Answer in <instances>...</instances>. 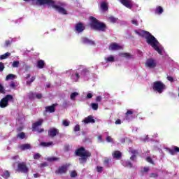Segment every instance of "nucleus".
I'll use <instances>...</instances> for the list:
<instances>
[{
  "mask_svg": "<svg viewBox=\"0 0 179 179\" xmlns=\"http://www.w3.org/2000/svg\"><path fill=\"white\" fill-rule=\"evenodd\" d=\"M119 1L123 6H125V8H127L128 9H132V6H134L132 0H119Z\"/></svg>",
  "mask_w": 179,
  "mask_h": 179,
  "instance_id": "obj_12",
  "label": "nucleus"
},
{
  "mask_svg": "<svg viewBox=\"0 0 179 179\" xmlns=\"http://www.w3.org/2000/svg\"><path fill=\"white\" fill-rule=\"evenodd\" d=\"M8 57H10V52H6L3 55H1L0 56V59H6V58H8Z\"/></svg>",
  "mask_w": 179,
  "mask_h": 179,
  "instance_id": "obj_30",
  "label": "nucleus"
},
{
  "mask_svg": "<svg viewBox=\"0 0 179 179\" xmlns=\"http://www.w3.org/2000/svg\"><path fill=\"white\" fill-rule=\"evenodd\" d=\"M166 79L169 82H171V83L174 82V78L173 77H171V76H167Z\"/></svg>",
  "mask_w": 179,
  "mask_h": 179,
  "instance_id": "obj_52",
  "label": "nucleus"
},
{
  "mask_svg": "<svg viewBox=\"0 0 179 179\" xmlns=\"http://www.w3.org/2000/svg\"><path fill=\"white\" fill-rule=\"evenodd\" d=\"M111 162V159L109 158H105L103 160V165L105 167H110V162Z\"/></svg>",
  "mask_w": 179,
  "mask_h": 179,
  "instance_id": "obj_24",
  "label": "nucleus"
},
{
  "mask_svg": "<svg viewBox=\"0 0 179 179\" xmlns=\"http://www.w3.org/2000/svg\"><path fill=\"white\" fill-rule=\"evenodd\" d=\"M155 13H157V15H162L163 13V8L162 6H158L155 9Z\"/></svg>",
  "mask_w": 179,
  "mask_h": 179,
  "instance_id": "obj_28",
  "label": "nucleus"
},
{
  "mask_svg": "<svg viewBox=\"0 0 179 179\" xmlns=\"http://www.w3.org/2000/svg\"><path fill=\"white\" fill-rule=\"evenodd\" d=\"M19 61H14L12 64L13 68H19Z\"/></svg>",
  "mask_w": 179,
  "mask_h": 179,
  "instance_id": "obj_41",
  "label": "nucleus"
},
{
  "mask_svg": "<svg viewBox=\"0 0 179 179\" xmlns=\"http://www.w3.org/2000/svg\"><path fill=\"white\" fill-rule=\"evenodd\" d=\"M45 66V63L44 62V60H38L37 62V68H38L39 69H43Z\"/></svg>",
  "mask_w": 179,
  "mask_h": 179,
  "instance_id": "obj_23",
  "label": "nucleus"
},
{
  "mask_svg": "<svg viewBox=\"0 0 179 179\" xmlns=\"http://www.w3.org/2000/svg\"><path fill=\"white\" fill-rule=\"evenodd\" d=\"M157 177H159V174H157V173H152L150 174V178H156Z\"/></svg>",
  "mask_w": 179,
  "mask_h": 179,
  "instance_id": "obj_44",
  "label": "nucleus"
},
{
  "mask_svg": "<svg viewBox=\"0 0 179 179\" xmlns=\"http://www.w3.org/2000/svg\"><path fill=\"white\" fill-rule=\"evenodd\" d=\"M83 44H88L89 45H95L96 43L94 41L89 39L87 37H83L81 38Z\"/></svg>",
  "mask_w": 179,
  "mask_h": 179,
  "instance_id": "obj_14",
  "label": "nucleus"
},
{
  "mask_svg": "<svg viewBox=\"0 0 179 179\" xmlns=\"http://www.w3.org/2000/svg\"><path fill=\"white\" fill-rule=\"evenodd\" d=\"M101 9H102L103 12H107V10H108V4L104 1L102 2L101 3Z\"/></svg>",
  "mask_w": 179,
  "mask_h": 179,
  "instance_id": "obj_21",
  "label": "nucleus"
},
{
  "mask_svg": "<svg viewBox=\"0 0 179 179\" xmlns=\"http://www.w3.org/2000/svg\"><path fill=\"white\" fill-rule=\"evenodd\" d=\"M58 134H59V130L55 127H52L48 131V135L50 138H55Z\"/></svg>",
  "mask_w": 179,
  "mask_h": 179,
  "instance_id": "obj_10",
  "label": "nucleus"
},
{
  "mask_svg": "<svg viewBox=\"0 0 179 179\" xmlns=\"http://www.w3.org/2000/svg\"><path fill=\"white\" fill-rule=\"evenodd\" d=\"M69 149H70L69 145H64L65 152H69Z\"/></svg>",
  "mask_w": 179,
  "mask_h": 179,
  "instance_id": "obj_56",
  "label": "nucleus"
},
{
  "mask_svg": "<svg viewBox=\"0 0 179 179\" xmlns=\"http://www.w3.org/2000/svg\"><path fill=\"white\" fill-rule=\"evenodd\" d=\"M134 33L136 34H138V36H140V37H142L143 38L145 39V41L147 44L152 46V48L159 54V55H162L163 50L162 48H160V43H159V41L153 36L150 32L148 31L143 30L141 31H138L137 30L134 31Z\"/></svg>",
  "mask_w": 179,
  "mask_h": 179,
  "instance_id": "obj_1",
  "label": "nucleus"
},
{
  "mask_svg": "<svg viewBox=\"0 0 179 179\" xmlns=\"http://www.w3.org/2000/svg\"><path fill=\"white\" fill-rule=\"evenodd\" d=\"M146 161L148 162V163H150L151 164H153L155 166V162H153V159H152V157H148L146 158Z\"/></svg>",
  "mask_w": 179,
  "mask_h": 179,
  "instance_id": "obj_42",
  "label": "nucleus"
},
{
  "mask_svg": "<svg viewBox=\"0 0 179 179\" xmlns=\"http://www.w3.org/2000/svg\"><path fill=\"white\" fill-rule=\"evenodd\" d=\"M113 157H114V159H121V157H122V154L118 150L115 151L113 153Z\"/></svg>",
  "mask_w": 179,
  "mask_h": 179,
  "instance_id": "obj_20",
  "label": "nucleus"
},
{
  "mask_svg": "<svg viewBox=\"0 0 179 179\" xmlns=\"http://www.w3.org/2000/svg\"><path fill=\"white\" fill-rule=\"evenodd\" d=\"M28 97H29V100H34V99L36 98V94L34 93H33V92H30L28 94Z\"/></svg>",
  "mask_w": 179,
  "mask_h": 179,
  "instance_id": "obj_35",
  "label": "nucleus"
},
{
  "mask_svg": "<svg viewBox=\"0 0 179 179\" xmlns=\"http://www.w3.org/2000/svg\"><path fill=\"white\" fill-rule=\"evenodd\" d=\"M77 96H79V93H78L76 92L71 93L70 95L71 100H75V99L76 98Z\"/></svg>",
  "mask_w": 179,
  "mask_h": 179,
  "instance_id": "obj_31",
  "label": "nucleus"
},
{
  "mask_svg": "<svg viewBox=\"0 0 179 179\" xmlns=\"http://www.w3.org/2000/svg\"><path fill=\"white\" fill-rule=\"evenodd\" d=\"M131 23H132V24H134V26H138V20H131Z\"/></svg>",
  "mask_w": 179,
  "mask_h": 179,
  "instance_id": "obj_54",
  "label": "nucleus"
},
{
  "mask_svg": "<svg viewBox=\"0 0 179 179\" xmlns=\"http://www.w3.org/2000/svg\"><path fill=\"white\" fill-rule=\"evenodd\" d=\"M103 168L100 166H96V171L97 173H103Z\"/></svg>",
  "mask_w": 179,
  "mask_h": 179,
  "instance_id": "obj_43",
  "label": "nucleus"
},
{
  "mask_svg": "<svg viewBox=\"0 0 179 179\" xmlns=\"http://www.w3.org/2000/svg\"><path fill=\"white\" fill-rule=\"evenodd\" d=\"M76 156H78V161L80 164H83L85 166L86 163H87V159L92 157V152L90 151L86 150L85 147H80L77 149L75 152Z\"/></svg>",
  "mask_w": 179,
  "mask_h": 179,
  "instance_id": "obj_3",
  "label": "nucleus"
},
{
  "mask_svg": "<svg viewBox=\"0 0 179 179\" xmlns=\"http://www.w3.org/2000/svg\"><path fill=\"white\" fill-rule=\"evenodd\" d=\"M36 99H38V100H40L41 99H43V94H36Z\"/></svg>",
  "mask_w": 179,
  "mask_h": 179,
  "instance_id": "obj_53",
  "label": "nucleus"
},
{
  "mask_svg": "<svg viewBox=\"0 0 179 179\" xmlns=\"http://www.w3.org/2000/svg\"><path fill=\"white\" fill-rule=\"evenodd\" d=\"M131 153H132L133 155H138V150H131Z\"/></svg>",
  "mask_w": 179,
  "mask_h": 179,
  "instance_id": "obj_58",
  "label": "nucleus"
},
{
  "mask_svg": "<svg viewBox=\"0 0 179 179\" xmlns=\"http://www.w3.org/2000/svg\"><path fill=\"white\" fill-rule=\"evenodd\" d=\"M76 30L78 33H82V31H83V30H85V25H83V23L78 22V24H76Z\"/></svg>",
  "mask_w": 179,
  "mask_h": 179,
  "instance_id": "obj_16",
  "label": "nucleus"
},
{
  "mask_svg": "<svg viewBox=\"0 0 179 179\" xmlns=\"http://www.w3.org/2000/svg\"><path fill=\"white\" fill-rule=\"evenodd\" d=\"M47 160L48 162H57V160H59V158L52 157H48Z\"/></svg>",
  "mask_w": 179,
  "mask_h": 179,
  "instance_id": "obj_39",
  "label": "nucleus"
},
{
  "mask_svg": "<svg viewBox=\"0 0 179 179\" xmlns=\"http://www.w3.org/2000/svg\"><path fill=\"white\" fill-rule=\"evenodd\" d=\"M62 124L64 127H69V122L67 120H62Z\"/></svg>",
  "mask_w": 179,
  "mask_h": 179,
  "instance_id": "obj_49",
  "label": "nucleus"
},
{
  "mask_svg": "<svg viewBox=\"0 0 179 179\" xmlns=\"http://www.w3.org/2000/svg\"><path fill=\"white\" fill-rule=\"evenodd\" d=\"M36 80V76H34L31 78L30 80L27 81V85L28 86H30L31 85V83H33V82H34Z\"/></svg>",
  "mask_w": 179,
  "mask_h": 179,
  "instance_id": "obj_32",
  "label": "nucleus"
},
{
  "mask_svg": "<svg viewBox=\"0 0 179 179\" xmlns=\"http://www.w3.org/2000/svg\"><path fill=\"white\" fill-rule=\"evenodd\" d=\"M108 48L110 51H115L117 50H121L122 47L120 46L117 43H110Z\"/></svg>",
  "mask_w": 179,
  "mask_h": 179,
  "instance_id": "obj_15",
  "label": "nucleus"
},
{
  "mask_svg": "<svg viewBox=\"0 0 179 179\" xmlns=\"http://www.w3.org/2000/svg\"><path fill=\"white\" fill-rule=\"evenodd\" d=\"M120 57H123V58H131V54L126 53H120Z\"/></svg>",
  "mask_w": 179,
  "mask_h": 179,
  "instance_id": "obj_40",
  "label": "nucleus"
},
{
  "mask_svg": "<svg viewBox=\"0 0 179 179\" xmlns=\"http://www.w3.org/2000/svg\"><path fill=\"white\" fill-rule=\"evenodd\" d=\"M132 114H134V111L131 110H128L125 113V120L127 121H130L131 117H132Z\"/></svg>",
  "mask_w": 179,
  "mask_h": 179,
  "instance_id": "obj_19",
  "label": "nucleus"
},
{
  "mask_svg": "<svg viewBox=\"0 0 179 179\" xmlns=\"http://www.w3.org/2000/svg\"><path fill=\"white\" fill-rule=\"evenodd\" d=\"M17 138L19 139H24V138H26V134H24V132H20L17 135Z\"/></svg>",
  "mask_w": 179,
  "mask_h": 179,
  "instance_id": "obj_29",
  "label": "nucleus"
},
{
  "mask_svg": "<svg viewBox=\"0 0 179 179\" xmlns=\"http://www.w3.org/2000/svg\"><path fill=\"white\" fill-rule=\"evenodd\" d=\"M16 75L15 74H8L6 77V80H13V79H15Z\"/></svg>",
  "mask_w": 179,
  "mask_h": 179,
  "instance_id": "obj_25",
  "label": "nucleus"
},
{
  "mask_svg": "<svg viewBox=\"0 0 179 179\" xmlns=\"http://www.w3.org/2000/svg\"><path fill=\"white\" fill-rule=\"evenodd\" d=\"M123 166H124L125 167H129L130 169H132V167H134V165L129 161H126L123 162Z\"/></svg>",
  "mask_w": 179,
  "mask_h": 179,
  "instance_id": "obj_27",
  "label": "nucleus"
},
{
  "mask_svg": "<svg viewBox=\"0 0 179 179\" xmlns=\"http://www.w3.org/2000/svg\"><path fill=\"white\" fill-rule=\"evenodd\" d=\"M55 104H52V106H46L45 108L46 113H55Z\"/></svg>",
  "mask_w": 179,
  "mask_h": 179,
  "instance_id": "obj_17",
  "label": "nucleus"
},
{
  "mask_svg": "<svg viewBox=\"0 0 179 179\" xmlns=\"http://www.w3.org/2000/svg\"><path fill=\"white\" fill-rule=\"evenodd\" d=\"M40 157H41V155L36 153L34 155V159L35 160H38V159H40Z\"/></svg>",
  "mask_w": 179,
  "mask_h": 179,
  "instance_id": "obj_47",
  "label": "nucleus"
},
{
  "mask_svg": "<svg viewBox=\"0 0 179 179\" xmlns=\"http://www.w3.org/2000/svg\"><path fill=\"white\" fill-rule=\"evenodd\" d=\"M2 177H3V178L8 179L10 177V173L8 171H6L3 173Z\"/></svg>",
  "mask_w": 179,
  "mask_h": 179,
  "instance_id": "obj_36",
  "label": "nucleus"
},
{
  "mask_svg": "<svg viewBox=\"0 0 179 179\" xmlns=\"http://www.w3.org/2000/svg\"><path fill=\"white\" fill-rule=\"evenodd\" d=\"M96 101H97L98 103H100V101H101V96H96Z\"/></svg>",
  "mask_w": 179,
  "mask_h": 179,
  "instance_id": "obj_57",
  "label": "nucleus"
},
{
  "mask_svg": "<svg viewBox=\"0 0 179 179\" xmlns=\"http://www.w3.org/2000/svg\"><path fill=\"white\" fill-rule=\"evenodd\" d=\"M80 131V126L79 124H76L74 127V132H78Z\"/></svg>",
  "mask_w": 179,
  "mask_h": 179,
  "instance_id": "obj_48",
  "label": "nucleus"
},
{
  "mask_svg": "<svg viewBox=\"0 0 179 179\" xmlns=\"http://www.w3.org/2000/svg\"><path fill=\"white\" fill-rule=\"evenodd\" d=\"M70 177L71 178H76V177H78V172H76V171H72L70 173Z\"/></svg>",
  "mask_w": 179,
  "mask_h": 179,
  "instance_id": "obj_38",
  "label": "nucleus"
},
{
  "mask_svg": "<svg viewBox=\"0 0 179 179\" xmlns=\"http://www.w3.org/2000/svg\"><path fill=\"white\" fill-rule=\"evenodd\" d=\"M93 97V94L92 93H88L87 94V99H92Z\"/></svg>",
  "mask_w": 179,
  "mask_h": 179,
  "instance_id": "obj_60",
  "label": "nucleus"
},
{
  "mask_svg": "<svg viewBox=\"0 0 179 179\" xmlns=\"http://www.w3.org/2000/svg\"><path fill=\"white\" fill-rule=\"evenodd\" d=\"M169 152L172 156H174L176 153H179V148L177 146H173V149L168 148Z\"/></svg>",
  "mask_w": 179,
  "mask_h": 179,
  "instance_id": "obj_18",
  "label": "nucleus"
},
{
  "mask_svg": "<svg viewBox=\"0 0 179 179\" xmlns=\"http://www.w3.org/2000/svg\"><path fill=\"white\" fill-rule=\"evenodd\" d=\"M106 141H107L108 142H113V138H111V136H108L106 137Z\"/></svg>",
  "mask_w": 179,
  "mask_h": 179,
  "instance_id": "obj_55",
  "label": "nucleus"
},
{
  "mask_svg": "<svg viewBox=\"0 0 179 179\" xmlns=\"http://www.w3.org/2000/svg\"><path fill=\"white\" fill-rule=\"evenodd\" d=\"M106 62H114L115 58L113 56H109L108 57L105 58Z\"/></svg>",
  "mask_w": 179,
  "mask_h": 179,
  "instance_id": "obj_34",
  "label": "nucleus"
},
{
  "mask_svg": "<svg viewBox=\"0 0 179 179\" xmlns=\"http://www.w3.org/2000/svg\"><path fill=\"white\" fill-rule=\"evenodd\" d=\"M44 120L43 119H40L38 121L32 124V131H36L38 134H41L44 132V129H40L38 127H41L43 125V122Z\"/></svg>",
  "mask_w": 179,
  "mask_h": 179,
  "instance_id": "obj_7",
  "label": "nucleus"
},
{
  "mask_svg": "<svg viewBox=\"0 0 179 179\" xmlns=\"http://www.w3.org/2000/svg\"><path fill=\"white\" fill-rule=\"evenodd\" d=\"M115 124H116V125H120V124H121V120L117 119V120L115 121Z\"/></svg>",
  "mask_w": 179,
  "mask_h": 179,
  "instance_id": "obj_61",
  "label": "nucleus"
},
{
  "mask_svg": "<svg viewBox=\"0 0 179 179\" xmlns=\"http://www.w3.org/2000/svg\"><path fill=\"white\" fill-rule=\"evenodd\" d=\"M5 69V65H3V63L0 62V72H3Z\"/></svg>",
  "mask_w": 179,
  "mask_h": 179,
  "instance_id": "obj_50",
  "label": "nucleus"
},
{
  "mask_svg": "<svg viewBox=\"0 0 179 179\" xmlns=\"http://www.w3.org/2000/svg\"><path fill=\"white\" fill-rule=\"evenodd\" d=\"M10 89H16V83H15V82H11V83L10 84Z\"/></svg>",
  "mask_w": 179,
  "mask_h": 179,
  "instance_id": "obj_46",
  "label": "nucleus"
},
{
  "mask_svg": "<svg viewBox=\"0 0 179 179\" xmlns=\"http://www.w3.org/2000/svg\"><path fill=\"white\" fill-rule=\"evenodd\" d=\"M17 171H18V173H23L24 174H27V173H29V167H27L26 162L18 163Z\"/></svg>",
  "mask_w": 179,
  "mask_h": 179,
  "instance_id": "obj_8",
  "label": "nucleus"
},
{
  "mask_svg": "<svg viewBox=\"0 0 179 179\" xmlns=\"http://www.w3.org/2000/svg\"><path fill=\"white\" fill-rule=\"evenodd\" d=\"M152 89L154 92H157L161 94L164 90H166V85L162 81H155L152 84Z\"/></svg>",
  "mask_w": 179,
  "mask_h": 179,
  "instance_id": "obj_5",
  "label": "nucleus"
},
{
  "mask_svg": "<svg viewBox=\"0 0 179 179\" xmlns=\"http://www.w3.org/2000/svg\"><path fill=\"white\" fill-rule=\"evenodd\" d=\"M20 148L22 150H27L29 149H31V145H30V144L27 143V144H22L20 146Z\"/></svg>",
  "mask_w": 179,
  "mask_h": 179,
  "instance_id": "obj_22",
  "label": "nucleus"
},
{
  "mask_svg": "<svg viewBox=\"0 0 179 179\" xmlns=\"http://www.w3.org/2000/svg\"><path fill=\"white\" fill-rule=\"evenodd\" d=\"M71 166V164H66L63 166H59L57 170L55 171V174L57 176H59V174H66V172L68 171V167Z\"/></svg>",
  "mask_w": 179,
  "mask_h": 179,
  "instance_id": "obj_9",
  "label": "nucleus"
},
{
  "mask_svg": "<svg viewBox=\"0 0 179 179\" xmlns=\"http://www.w3.org/2000/svg\"><path fill=\"white\" fill-rule=\"evenodd\" d=\"M48 166V164H47V162L42 163L40 165L41 167H47Z\"/></svg>",
  "mask_w": 179,
  "mask_h": 179,
  "instance_id": "obj_59",
  "label": "nucleus"
},
{
  "mask_svg": "<svg viewBox=\"0 0 179 179\" xmlns=\"http://www.w3.org/2000/svg\"><path fill=\"white\" fill-rule=\"evenodd\" d=\"M108 20L110 22V23H116L118 18H115L114 16H110L108 17Z\"/></svg>",
  "mask_w": 179,
  "mask_h": 179,
  "instance_id": "obj_33",
  "label": "nucleus"
},
{
  "mask_svg": "<svg viewBox=\"0 0 179 179\" xmlns=\"http://www.w3.org/2000/svg\"><path fill=\"white\" fill-rule=\"evenodd\" d=\"M12 44V41H6L5 42V47H9Z\"/></svg>",
  "mask_w": 179,
  "mask_h": 179,
  "instance_id": "obj_51",
  "label": "nucleus"
},
{
  "mask_svg": "<svg viewBox=\"0 0 179 179\" xmlns=\"http://www.w3.org/2000/svg\"><path fill=\"white\" fill-rule=\"evenodd\" d=\"M90 26L92 30H96L99 31H106L107 30V25L105 23L99 21L97 18L90 16Z\"/></svg>",
  "mask_w": 179,
  "mask_h": 179,
  "instance_id": "obj_4",
  "label": "nucleus"
},
{
  "mask_svg": "<svg viewBox=\"0 0 179 179\" xmlns=\"http://www.w3.org/2000/svg\"><path fill=\"white\" fill-rule=\"evenodd\" d=\"M83 122L85 124H94L96 120H94V117L93 115H89L87 117H85Z\"/></svg>",
  "mask_w": 179,
  "mask_h": 179,
  "instance_id": "obj_13",
  "label": "nucleus"
},
{
  "mask_svg": "<svg viewBox=\"0 0 179 179\" xmlns=\"http://www.w3.org/2000/svg\"><path fill=\"white\" fill-rule=\"evenodd\" d=\"M135 159H136V155H132L131 157H130V160H135Z\"/></svg>",
  "mask_w": 179,
  "mask_h": 179,
  "instance_id": "obj_64",
  "label": "nucleus"
},
{
  "mask_svg": "<svg viewBox=\"0 0 179 179\" xmlns=\"http://www.w3.org/2000/svg\"><path fill=\"white\" fill-rule=\"evenodd\" d=\"M13 99V96L11 94L6 95L3 99L0 101V107L1 108H5L9 106V101Z\"/></svg>",
  "mask_w": 179,
  "mask_h": 179,
  "instance_id": "obj_6",
  "label": "nucleus"
},
{
  "mask_svg": "<svg viewBox=\"0 0 179 179\" xmlns=\"http://www.w3.org/2000/svg\"><path fill=\"white\" fill-rule=\"evenodd\" d=\"M145 65L146 66H148V68H156V65H157V63L156 62V60H155V59H148L146 62H145Z\"/></svg>",
  "mask_w": 179,
  "mask_h": 179,
  "instance_id": "obj_11",
  "label": "nucleus"
},
{
  "mask_svg": "<svg viewBox=\"0 0 179 179\" xmlns=\"http://www.w3.org/2000/svg\"><path fill=\"white\" fill-rule=\"evenodd\" d=\"M91 107H92V110H99V103H91Z\"/></svg>",
  "mask_w": 179,
  "mask_h": 179,
  "instance_id": "obj_37",
  "label": "nucleus"
},
{
  "mask_svg": "<svg viewBox=\"0 0 179 179\" xmlns=\"http://www.w3.org/2000/svg\"><path fill=\"white\" fill-rule=\"evenodd\" d=\"M17 132H20L21 131H23V127H20L17 128Z\"/></svg>",
  "mask_w": 179,
  "mask_h": 179,
  "instance_id": "obj_63",
  "label": "nucleus"
},
{
  "mask_svg": "<svg viewBox=\"0 0 179 179\" xmlns=\"http://www.w3.org/2000/svg\"><path fill=\"white\" fill-rule=\"evenodd\" d=\"M150 169H149V167H144L143 169V173H148V171H149Z\"/></svg>",
  "mask_w": 179,
  "mask_h": 179,
  "instance_id": "obj_62",
  "label": "nucleus"
},
{
  "mask_svg": "<svg viewBox=\"0 0 179 179\" xmlns=\"http://www.w3.org/2000/svg\"><path fill=\"white\" fill-rule=\"evenodd\" d=\"M36 3L40 6H48V8L55 9L61 15H68L66 10L55 4V1L54 0H36Z\"/></svg>",
  "mask_w": 179,
  "mask_h": 179,
  "instance_id": "obj_2",
  "label": "nucleus"
},
{
  "mask_svg": "<svg viewBox=\"0 0 179 179\" xmlns=\"http://www.w3.org/2000/svg\"><path fill=\"white\" fill-rule=\"evenodd\" d=\"M0 93L2 94H5V88L2 85V84H0Z\"/></svg>",
  "mask_w": 179,
  "mask_h": 179,
  "instance_id": "obj_45",
  "label": "nucleus"
},
{
  "mask_svg": "<svg viewBox=\"0 0 179 179\" xmlns=\"http://www.w3.org/2000/svg\"><path fill=\"white\" fill-rule=\"evenodd\" d=\"M52 141H50V142H42L40 143V145L41 146H43L44 148H48V146H51V145H52Z\"/></svg>",
  "mask_w": 179,
  "mask_h": 179,
  "instance_id": "obj_26",
  "label": "nucleus"
}]
</instances>
